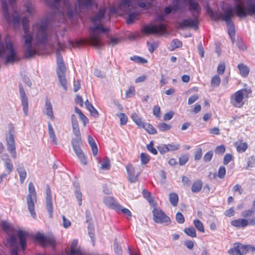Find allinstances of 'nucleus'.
<instances>
[{
    "label": "nucleus",
    "instance_id": "obj_55",
    "mask_svg": "<svg viewBox=\"0 0 255 255\" xmlns=\"http://www.w3.org/2000/svg\"><path fill=\"white\" fill-rule=\"evenodd\" d=\"M75 196L78 201V203L79 206H81L82 204V194L81 192L77 189L75 191Z\"/></svg>",
    "mask_w": 255,
    "mask_h": 255
},
{
    "label": "nucleus",
    "instance_id": "obj_27",
    "mask_svg": "<svg viewBox=\"0 0 255 255\" xmlns=\"http://www.w3.org/2000/svg\"><path fill=\"white\" fill-rule=\"evenodd\" d=\"M78 241L75 240L73 241L71 244L70 255H83L81 250L77 248Z\"/></svg>",
    "mask_w": 255,
    "mask_h": 255
},
{
    "label": "nucleus",
    "instance_id": "obj_16",
    "mask_svg": "<svg viewBox=\"0 0 255 255\" xmlns=\"http://www.w3.org/2000/svg\"><path fill=\"white\" fill-rule=\"evenodd\" d=\"M179 27L180 28L184 27H192L194 29H197V17H194V19H185L183 21L179 23Z\"/></svg>",
    "mask_w": 255,
    "mask_h": 255
},
{
    "label": "nucleus",
    "instance_id": "obj_53",
    "mask_svg": "<svg viewBox=\"0 0 255 255\" xmlns=\"http://www.w3.org/2000/svg\"><path fill=\"white\" fill-rule=\"evenodd\" d=\"M169 151L177 150L180 148V144L177 143H171L167 144Z\"/></svg>",
    "mask_w": 255,
    "mask_h": 255
},
{
    "label": "nucleus",
    "instance_id": "obj_31",
    "mask_svg": "<svg viewBox=\"0 0 255 255\" xmlns=\"http://www.w3.org/2000/svg\"><path fill=\"white\" fill-rule=\"evenodd\" d=\"M79 9L88 8L93 3V0H77Z\"/></svg>",
    "mask_w": 255,
    "mask_h": 255
},
{
    "label": "nucleus",
    "instance_id": "obj_2",
    "mask_svg": "<svg viewBox=\"0 0 255 255\" xmlns=\"http://www.w3.org/2000/svg\"><path fill=\"white\" fill-rule=\"evenodd\" d=\"M29 20L27 18L22 19L23 30L24 32V46L26 48L25 55L27 57H31L34 55L36 50L34 47L35 44H43L48 39V35L46 30L45 23L40 22L33 25V31L35 32L33 38L31 32L28 30Z\"/></svg>",
    "mask_w": 255,
    "mask_h": 255
},
{
    "label": "nucleus",
    "instance_id": "obj_22",
    "mask_svg": "<svg viewBox=\"0 0 255 255\" xmlns=\"http://www.w3.org/2000/svg\"><path fill=\"white\" fill-rule=\"evenodd\" d=\"M44 114L51 120H54L55 117L53 112L52 106L49 100H47L45 102Z\"/></svg>",
    "mask_w": 255,
    "mask_h": 255
},
{
    "label": "nucleus",
    "instance_id": "obj_41",
    "mask_svg": "<svg viewBox=\"0 0 255 255\" xmlns=\"http://www.w3.org/2000/svg\"><path fill=\"white\" fill-rule=\"evenodd\" d=\"M171 125H168L164 123H159L157 126L159 130L162 131L168 130L171 129Z\"/></svg>",
    "mask_w": 255,
    "mask_h": 255
},
{
    "label": "nucleus",
    "instance_id": "obj_46",
    "mask_svg": "<svg viewBox=\"0 0 255 255\" xmlns=\"http://www.w3.org/2000/svg\"><path fill=\"white\" fill-rule=\"evenodd\" d=\"M59 81L65 90H67V81L65 75H58Z\"/></svg>",
    "mask_w": 255,
    "mask_h": 255
},
{
    "label": "nucleus",
    "instance_id": "obj_52",
    "mask_svg": "<svg viewBox=\"0 0 255 255\" xmlns=\"http://www.w3.org/2000/svg\"><path fill=\"white\" fill-rule=\"evenodd\" d=\"M138 15V14L135 13L129 14L127 19V23L131 24L135 20L137 19Z\"/></svg>",
    "mask_w": 255,
    "mask_h": 255
},
{
    "label": "nucleus",
    "instance_id": "obj_18",
    "mask_svg": "<svg viewBox=\"0 0 255 255\" xmlns=\"http://www.w3.org/2000/svg\"><path fill=\"white\" fill-rule=\"evenodd\" d=\"M57 63L58 68L57 70V75H65L66 68L63 59L59 52L56 53Z\"/></svg>",
    "mask_w": 255,
    "mask_h": 255
},
{
    "label": "nucleus",
    "instance_id": "obj_43",
    "mask_svg": "<svg viewBox=\"0 0 255 255\" xmlns=\"http://www.w3.org/2000/svg\"><path fill=\"white\" fill-rule=\"evenodd\" d=\"M189 156L188 154H184L179 158V164L180 165H185L189 160Z\"/></svg>",
    "mask_w": 255,
    "mask_h": 255
},
{
    "label": "nucleus",
    "instance_id": "obj_62",
    "mask_svg": "<svg viewBox=\"0 0 255 255\" xmlns=\"http://www.w3.org/2000/svg\"><path fill=\"white\" fill-rule=\"evenodd\" d=\"M147 149L152 154L156 155L157 153V150L153 147V142L151 141L149 144L147 145Z\"/></svg>",
    "mask_w": 255,
    "mask_h": 255
},
{
    "label": "nucleus",
    "instance_id": "obj_57",
    "mask_svg": "<svg viewBox=\"0 0 255 255\" xmlns=\"http://www.w3.org/2000/svg\"><path fill=\"white\" fill-rule=\"evenodd\" d=\"M226 173V168L224 166H221L218 170V176L221 178L223 179L225 177Z\"/></svg>",
    "mask_w": 255,
    "mask_h": 255
},
{
    "label": "nucleus",
    "instance_id": "obj_15",
    "mask_svg": "<svg viewBox=\"0 0 255 255\" xmlns=\"http://www.w3.org/2000/svg\"><path fill=\"white\" fill-rule=\"evenodd\" d=\"M2 8L5 15L6 19L8 22H13L14 24L18 23L20 21V18L19 16L16 17L13 16L11 19L8 14V7L7 4L6 3L5 0H1Z\"/></svg>",
    "mask_w": 255,
    "mask_h": 255
},
{
    "label": "nucleus",
    "instance_id": "obj_63",
    "mask_svg": "<svg viewBox=\"0 0 255 255\" xmlns=\"http://www.w3.org/2000/svg\"><path fill=\"white\" fill-rule=\"evenodd\" d=\"M213 153L212 151H209L207 152L203 157V160L205 162H209L213 157Z\"/></svg>",
    "mask_w": 255,
    "mask_h": 255
},
{
    "label": "nucleus",
    "instance_id": "obj_51",
    "mask_svg": "<svg viewBox=\"0 0 255 255\" xmlns=\"http://www.w3.org/2000/svg\"><path fill=\"white\" fill-rule=\"evenodd\" d=\"M1 226L2 229L7 233L10 232L12 229L11 226L6 221H2Z\"/></svg>",
    "mask_w": 255,
    "mask_h": 255
},
{
    "label": "nucleus",
    "instance_id": "obj_30",
    "mask_svg": "<svg viewBox=\"0 0 255 255\" xmlns=\"http://www.w3.org/2000/svg\"><path fill=\"white\" fill-rule=\"evenodd\" d=\"M131 118L134 123L140 128L143 126L144 122H142L141 117L137 114L133 113L131 115Z\"/></svg>",
    "mask_w": 255,
    "mask_h": 255
},
{
    "label": "nucleus",
    "instance_id": "obj_50",
    "mask_svg": "<svg viewBox=\"0 0 255 255\" xmlns=\"http://www.w3.org/2000/svg\"><path fill=\"white\" fill-rule=\"evenodd\" d=\"M130 60L138 63H146L147 60L139 56H134L130 57Z\"/></svg>",
    "mask_w": 255,
    "mask_h": 255
},
{
    "label": "nucleus",
    "instance_id": "obj_49",
    "mask_svg": "<svg viewBox=\"0 0 255 255\" xmlns=\"http://www.w3.org/2000/svg\"><path fill=\"white\" fill-rule=\"evenodd\" d=\"M182 46V43L178 39H174L170 43V47L171 50H173L177 48L180 47Z\"/></svg>",
    "mask_w": 255,
    "mask_h": 255
},
{
    "label": "nucleus",
    "instance_id": "obj_34",
    "mask_svg": "<svg viewBox=\"0 0 255 255\" xmlns=\"http://www.w3.org/2000/svg\"><path fill=\"white\" fill-rule=\"evenodd\" d=\"M141 128H143L149 134H155L156 133V129L150 124L144 123L143 126Z\"/></svg>",
    "mask_w": 255,
    "mask_h": 255
},
{
    "label": "nucleus",
    "instance_id": "obj_64",
    "mask_svg": "<svg viewBox=\"0 0 255 255\" xmlns=\"http://www.w3.org/2000/svg\"><path fill=\"white\" fill-rule=\"evenodd\" d=\"M225 146L224 145H221L215 148V152L217 154H223L225 152Z\"/></svg>",
    "mask_w": 255,
    "mask_h": 255
},
{
    "label": "nucleus",
    "instance_id": "obj_13",
    "mask_svg": "<svg viewBox=\"0 0 255 255\" xmlns=\"http://www.w3.org/2000/svg\"><path fill=\"white\" fill-rule=\"evenodd\" d=\"M248 252V246L236 244L229 251L230 255H244Z\"/></svg>",
    "mask_w": 255,
    "mask_h": 255
},
{
    "label": "nucleus",
    "instance_id": "obj_33",
    "mask_svg": "<svg viewBox=\"0 0 255 255\" xmlns=\"http://www.w3.org/2000/svg\"><path fill=\"white\" fill-rule=\"evenodd\" d=\"M119 207H117L116 211L118 213L121 212L127 216L128 218H129L131 217V212L128 209L123 208L121 205L119 204Z\"/></svg>",
    "mask_w": 255,
    "mask_h": 255
},
{
    "label": "nucleus",
    "instance_id": "obj_32",
    "mask_svg": "<svg viewBox=\"0 0 255 255\" xmlns=\"http://www.w3.org/2000/svg\"><path fill=\"white\" fill-rule=\"evenodd\" d=\"M235 144L236 146L237 151L240 153L244 152L248 147V144L245 142H236Z\"/></svg>",
    "mask_w": 255,
    "mask_h": 255
},
{
    "label": "nucleus",
    "instance_id": "obj_4",
    "mask_svg": "<svg viewBox=\"0 0 255 255\" xmlns=\"http://www.w3.org/2000/svg\"><path fill=\"white\" fill-rule=\"evenodd\" d=\"M251 93V90L246 88L235 92L230 96L231 104L235 108H242L244 105V99H247Z\"/></svg>",
    "mask_w": 255,
    "mask_h": 255
},
{
    "label": "nucleus",
    "instance_id": "obj_60",
    "mask_svg": "<svg viewBox=\"0 0 255 255\" xmlns=\"http://www.w3.org/2000/svg\"><path fill=\"white\" fill-rule=\"evenodd\" d=\"M255 211L253 209L245 210L242 212V215L244 218H248L251 217L254 214Z\"/></svg>",
    "mask_w": 255,
    "mask_h": 255
},
{
    "label": "nucleus",
    "instance_id": "obj_8",
    "mask_svg": "<svg viewBox=\"0 0 255 255\" xmlns=\"http://www.w3.org/2000/svg\"><path fill=\"white\" fill-rule=\"evenodd\" d=\"M153 219L156 223H169L170 219L160 210L154 208L152 211Z\"/></svg>",
    "mask_w": 255,
    "mask_h": 255
},
{
    "label": "nucleus",
    "instance_id": "obj_45",
    "mask_svg": "<svg viewBox=\"0 0 255 255\" xmlns=\"http://www.w3.org/2000/svg\"><path fill=\"white\" fill-rule=\"evenodd\" d=\"M59 81L65 90H67V81L65 75H58Z\"/></svg>",
    "mask_w": 255,
    "mask_h": 255
},
{
    "label": "nucleus",
    "instance_id": "obj_40",
    "mask_svg": "<svg viewBox=\"0 0 255 255\" xmlns=\"http://www.w3.org/2000/svg\"><path fill=\"white\" fill-rule=\"evenodd\" d=\"M110 163L109 159L108 157H105L101 163V168L102 170H109L110 168Z\"/></svg>",
    "mask_w": 255,
    "mask_h": 255
},
{
    "label": "nucleus",
    "instance_id": "obj_25",
    "mask_svg": "<svg viewBox=\"0 0 255 255\" xmlns=\"http://www.w3.org/2000/svg\"><path fill=\"white\" fill-rule=\"evenodd\" d=\"M238 68L239 70L240 74L242 77H247L249 75L250 69L247 65L243 63H240L238 65Z\"/></svg>",
    "mask_w": 255,
    "mask_h": 255
},
{
    "label": "nucleus",
    "instance_id": "obj_44",
    "mask_svg": "<svg viewBox=\"0 0 255 255\" xmlns=\"http://www.w3.org/2000/svg\"><path fill=\"white\" fill-rule=\"evenodd\" d=\"M140 161L142 164H147L150 160V156L146 153H141L140 154Z\"/></svg>",
    "mask_w": 255,
    "mask_h": 255
},
{
    "label": "nucleus",
    "instance_id": "obj_26",
    "mask_svg": "<svg viewBox=\"0 0 255 255\" xmlns=\"http://www.w3.org/2000/svg\"><path fill=\"white\" fill-rule=\"evenodd\" d=\"M17 235L19 238L20 245L21 246L22 250H24L26 246V237L27 236V234L24 232L19 231L18 232Z\"/></svg>",
    "mask_w": 255,
    "mask_h": 255
},
{
    "label": "nucleus",
    "instance_id": "obj_24",
    "mask_svg": "<svg viewBox=\"0 0 255 255\" xmlns=\"http://www.w3.org/2000/svg\"><path fill=\"white\" fill-rule=\"evenodd\" d=\"M2 159L4 160V164L8 173L9 174L13 171V166L11 162L10 158L7 154H3L2 155Z\"/></svg>",
    "mask_w": 255,
    "mask_h": 255
},
{
    "label": "nucleus",
    "instance_id": "obj_14",
    "mask_svg": "<svg viewBox=\"0 0 255 255\" xmlns=\"http://www.w3.org/2000/svg\"><path fill=\"white\" fill-rule=\"evenodd\" d=\"M20 98L21 105L22 106L23 111L25 116L28 115V98L26 96L23 89L21 87L19 88Z\"/></svg>",
    "mask_w": 255,
    "mask_h": 255
},
{
    "label": "nucleus",
    "instance_id": "obj_9",
    "mask_svg": "<svg viewBox=\"0 0 255 255\" xmlns=\"http://www.w3.org/2000/svg\"><path fill=\"white\" fill-rule=\"evenodd\" d=\"M231 225L236 228H245L249 225L255 226V217L248 220L244 218H239L233 220Z\"/></svg>",
    "mask_w": 255,
    "mask_h": 255
},
{
    "label": "nucleus",
    "instance_id": "obj_35",
    "mask_svg": "<svg viewBox=\"0 0 255 255\" xmlns=\"http://www.w3.org/2000/svg\"><path fill=\"white\" fill-rule=\"evenodd\" d=\"M17 171L20 177V181L21 183L24 182L26 176V172L25 169L22 166H18L17 168Z\"/></svg>",
    "mask_w": 255,
    "mask_h": 255
},
{
    "label": "nucleus",
    "instance_id": "obj_6",
    "mask_svg": "<svg viewBox=\"0 0 255 255\" xmlns=\"http://www.w3.org/2000/svg\"><path fill=\"white\" fill-rule=\"evenodd\" d=\"M27 204L31 215L35 218L36 213L34 211L35 203L37 201L36 193L34 185L30 182L28 184V195L27 196Z\"/></svg>",
    "mask_w": 255,
    "mask_h": 255
},
{
    "label": "nucleus",
    "instance_id": "obj_23",
    "mask_svg": "<svg viewBox=\"0 0 255 255\" xmlns=\"http://www.w3.org/2000/svg\"><path fill=\"white\" fill-rule=\"evenodd\" d=\"M103 201L107 206L115 210L117 208V207H119V204L115 202L114 198L112 197L107 196L105 197L103 199Z\"/></svg>",
    "mask_w": 255,
    "mask_h": 255
},
{
    "label": "nucleus",
    "instance_id": "obj_47",
    "mask_svg": "<svg viewBox=\"0 0 255 255\" xmlns=\"http://www.w3.org/2000/svg\"><path fill=\"white\" fill-rule=\"evenodd\" d=\"M221 83V79L218 75L214 76L212 79L211 84L212 86H218Z\"/></svg>",
    "mask_w": 255,
    "mask_h": 255
},
{
    "label": "nucleus",
    "instance_id": "obj_3",
    "mask_svg": "<svg viewBox=\"0 0 255 255\" xmlns=\"http://www.w3.org/2000/svg\"><path fill=\"white\" fill-rule=\"evenodd\" d=\"M237 2L235 4L234 8L231 7H225L224 5L223 7V12H214L210 8H208L207 11L210 16L214 20L221 19L226 22L228 34L233 42L235 40V30L234 24L231 20V18L236 14L237 15L236 6L238 4H244L243 0H234Z\"/></svg>",
    "mask_w": 255,
    "mask_h": 255
},
{
    "label": "nucleus",
    "instance_id": "obj_37",
    "mask_svg": "<svg viewBox=\"0 0 255 255\" xmlns=\"http://www.w3.org/2000/svg\"><path fill=\"white\" fill-rule=\"evenodd\" d=\"M169 199L170 203L173 206H176L178 202V196L177 194L172 193L169 195Z\"/></svg>",
    "mask_w": 255,
    "mask_h": 255
},
{
    "label": "nucleus",
    "instance_id": "obj_36",
    "mask_svg": "<svg viewBox=\"0 0 255 255\" xmlns=\"http://www.w3.org/2000/svg\"><path fill=\"white\" fill-rule=\"evenodd\" d=\"M202 187V182L201 180L194 182L192 186V191L196 193L199 192Z\"/></svg>",
    "mask_w": 255,
    "mask_h": 255
},
{
    "label": "nucleus",
    "instance_id": "obj_17",
    "mask_svg": "<svg viewBox=\"0 0 255 255\" xmlns=\"http://www.w3.org/2000/svg\"><path fill=\"white\" fill-rule=\"evenodd\" d=\"M46 202L47 211L49 214L50 217H52L53 212V204L52 201L51 193L50 188L49 187H47L46 189Z\"/></svg>",
    "mask_w": 255,
    "mask_h": 255
},
{
    "label": "nucleus",
    "instance_id": "obj_19",
    "mask_svg": "<svg viewBox=\"0 0 255 255\" xmlns=\"http://www.w3.org/2000/svg\"><path fill=\"white\" fill-rule=\"evenodd\" d=\"M71 123L73 128V132L74 135L79 138V139L81 140V133L80 131V129L79 127L78 122L77 119V118L74 115H72L71 116Z\"/></svg>",
    "mask_w": 255,
    "mask_h": 255
},
{
    "label": "nucleus",
    "instance_id": "obj_38",
    "mask_svg": "<svg viewBox=\"0 0 255 255\" xmlns=\"http://www.w3.org/2000/svg\"><path fill=\"white\" fill-rule=\"evenodd\" d=\"M194 225L197 230L201 233L205 232L204 227L203 224L199 220L196 219L193 221Z\"/></svg>",
    "mask_w": 255,
    "mask_h": 255
},
{
    "label": "nucleus",
    "instance_id": "obj_39",
    "mask_svg": "<svg viewBox=\"0 0 255 255\" xmlns=\"http://www.w3.org/2000/svg\"><path fill=\"white\" fill-rule=\"evenodd\" d=\"M184 231L187 235L192 238H195L197 236L196 230L193 227L185 228Z\"/></svg>",
    "mask_w": 255,
    "mask_h": 255
},
{
    "label": "nucleus",
    "instance_id": "obj_1",
    "mask_svg": "<svg viewBox=\"0 0 255 255\" xmlns=\"http://www.w3.org/2000/svg\"><path fill=\"white\" fill-rule=\"evenodd\" d=\"M136 5L142 8H147L149 3L142 2L141 0H121L117 7L110 8L108 10L105 7L100 8L91 19L94 26L91 28L90 44L96 48H101L103 42L99 34L108 30L107 28L104 27V24L110 20L111 15L127 13L134 9Z\"/></svg>",
    "mask_w": 255,
    "mask_h": 255
},
{
    "label": "nucleus",
    "instance_id": "obj_59",
    "mask_svg": "<svg viewBox=\"0 0 255 255\" xmlns=\"http://www.w3.org/2000/svg\"><path fill=\"white\" fill-rule=\"evenodd\" d=\"M202 156V150L201 148H198L195 152L194 159L196 161L199 160Z\"/></svg>",
    "mask_w": 255,
    "mask_h": 255
},
{
    "label": "nucleus",
    "instance_id": "obj_28",
    "mask_svg": "<svg viewBox=\"0 0 255 255\" xmlns=\"http://www.w3.org/2000/svg\"><path fill=\"white\" fill-rule=\"evenodd\" d=\"M86 108L90 112V114L94 117L97 118L99 113L97 110L93 107L91 103L87 100L85 103Z\"/></svg>",
    "mask_w": 255,
    "mask_h": 255
},
{
    "label": "nucleus",
    "instance_id": "obj_21",
    "mask_svg": "<svg viewBox=\"0 0 255 255\" xmlns=\"http://www.w3.org/2000/svg\"><path fill=\"white\" fill-rule=\"evenodd\" d=\"M7 244L11 247V255H18L16 238L14 236H10L7 240Z\"/></svg>",
    "mask_w": 255,
    "mask_h": 255
},
{
    "label": "nucleus",
    "instance_id": "obj_20",
    "mask_svg": "<svg viewBox=\"0 0 255 255\" xmlns=\"http://www.w3.org/2000/svg\"><path fill=\"white\" fill-rule=\"evenodd\" d=\"M127 171L129 181L132 183L135 182L137 180L138 174L135 173L134 168L130 165H128Z\"/></svg>",
    "mask_w": 255,
    "mask_h": 255
},
{
    "label": "nucleus",
    "instance_id": "obj_54",
    "mask_svg": "<svg viewBox=\"0 0 255 255\" xmlns=\"http://www.w3.org/2000/svg\"><path fill=\"white\" fill-rule=\"evenodd\" d=\"M135 95V88L133 86H130L126 92L127 98H131Z\"/></svg>",
    "mask_w": 255,
    "mask_h": 255
},
{
    "label": "nucleus",
    "instance_id": "obj_10",
    "mask_svg": "<svg viewBox=\"0 0 255 255\" xmlns=\"http://www.w3.org/2000/svg\"><path fill=\"white\" fill-rule=\"evenodd\" d=\"M79 140H80L78 138L77 139H73L72 140V145L75 153L80 159L81 163L86 165L87 164V159L84 153L79 146Z\"/></svg>",
    "mask_w": 255,
    "mask_h": 255
},
{
    "label": "nucleus",
    "instance_id": "obj_56",
    "mask_svg": "<svg viewBox=\"0 0 255 255\" xmlns=\"http://www.w3.org/2000/svg\"><path fill=\"white\" fill-rule=\"evenodd\" d=\"M120 119V124L121 125H125L127 124L128 121L127 116L124 113H120L118 115Z\"/></svg>",
    "mask_w": 255,
    "mask_h": 255
},
{
    "label": "nucleus",
    "instance_id": "obj_29",
    "mask_svg": "<svg viewBox=\"0 0 255 255\" xmlns=\"http://www.w3.org/2000/svg\"><path fill=\"white\" fill-rule=\"evenodd\" d=\"M48 134L50 139L52 140L54 144H57V141L55 134L54 129L50 123H48Z\"/></svg>",
    "mask_w": 255,
    "mask_h": 255
},
{
    "label": "nucleus",
    "instance_id": "obj_61",
    "mask_svg": "<svg viewBox=\"0 0 255 255\" xmlns=\"http://www.w3.org/2000/svg\"><path fill=\"white\" fill-rule=\"evenodd\" d=\"M71 225V223L69 220L67 219L65 216H62V225L64 228H67L69 227Z\"/></svg>",
    "mask_w": 255,
    "mask_h": 255
},
{
    "label": "nucleus",
    "instance_id": "obj_48",
    "mask_svg": "<svg viewBox=\"0 0 255 255\" xmlns=\"http://www.w3.org/2000/svg\"><path fill=\"white\" fill-rule=\"evenodd\" d=\"M157 149L161 154H164L169 151L167 144H161L157 146Z\"/></svg>",
    "mask_w": 255,
    "mask_h": 255
},
{
    "label": "nucleus",
    "instance_id": "obj_12",
    "mask_svg": "<svg viewBox=\"0 0 255 255\" xmlns=\"http://www.w3.org/2000/svg\"><path fill=\"white\" fill-rule=\"evenodd\" d=\"M36 239L43 246H54L55 240L52 236H44L41 234H37L35 236Z\"/></svg>",
    "mask_w": 255,
    "mask_h": 255
},
{
    "label": "nucleus",
    "instance_id": "obj_11",
    "mask_svg": "<svg viewBox=\"0 0 255 255\" xmlns=\"http://www.w3.org/2000/svg\"><path fill=\"white\" fill-rule=\"evenodd\" d=\"M6 140L7 150L11 154V156L13 158H16V153L15 150V144L11 130H10L8 136H6Z\"/></svg>",
    "mask_w": 255,
    "mask_h": 255
},
{
    "label": "nucleus",
    "instance_id": "obj_5",
    "mask_svg": "<svg viewBox=\"0 0 255 255\" xmlns=\"http://www.w3.org/2000/svg\"><path fill=\"white\" fill-rule=\"evenodd\" d=\"M244 4L236 6L238 16L245 17L248 14L255 13V0H243Z\"/></svg>",
    "mask_w": 255,
    "mask_h": 255
},
{
    "label": "nucleus",
    "instance_id": "obj_7",
    "mask_svg": "<svg viewBox=\"0 0 255 255\" xmlns=\"http://www.w3.org/2000/svg\"><path fill=\"white\" fill-rule=\"evenodd\" d=\"M166 30L164 25H150L145 26L143 28V32L146 34H162Z\"/></svg>",
    "mask_w": 255,
    "mask_h": 255
},
{
    "label": "nucleus",
    "instance_id": "obj_42",
    "mask_svg": "<svg viewBox=\"0 0 255 255\" xmlns=\"http://www.w3.org/2000/svg\"><path fill=\"white\" fill-rule=\"evenodd\" d=\"M179 9L178 5L173 3L172 6H167L165 8L164 12L166 14H169L171 12H176Z\"/></svg>",
    "mask_w": 255,
    "mask_h": 255
},
{
    "label": "nucleus",
    "instance_id": "obj_58",
    "mask_svg": "<svg viewBox=\"0 0 255 255\" xmlns=\"http://www.w3.org/2000/svg\"><path fill=\"white\" fill-rule=\"evenodd\" d=\"M225 64L224 62L220 63L217 67V73L220 75L223 74L225 72Z\"/></svg>",
    "mask_w": 255,
    "mask_h": 255
}]
</instances>
